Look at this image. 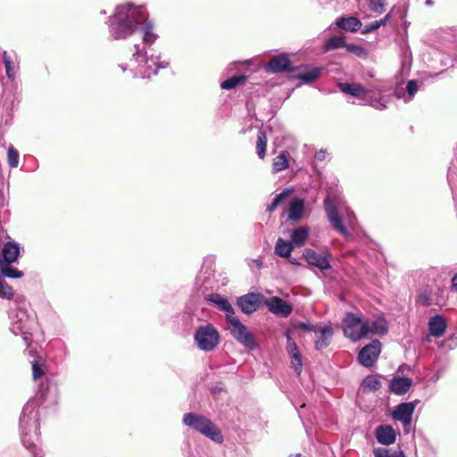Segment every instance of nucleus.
Instances as JSON below:
<instances>
[{
    "mask_svg": "<svg viewBox=\"0 0 457 457\" xmlns=\"http://www.w3.org/2000/svg\"><path fill=\"white\" fill-rule=\"evenodd\" d=\"M291 194L292 190L286 188L281 193L276 195L272 202L267 206L266 211L269 212H274L276 208L281 204V202L287 198Z\"/></svg>",
    "mask_w": 457,
    "mask_h": 457,
    "instance_id": "473e14b6",
    "label": "nucleus"
},
{
    "mask_svg": "<svg viewBox=\"0 0 457 457\" xmlns=\"http://www.w3.org/2000/svg\"><path fill=\"white\" fill-rule=\"evenodd\" d=\"M3 62L5 69V74L7 78L13 81L16 75L17 71V60L15 55H12L6 51L3 52Z\"/></svg>",
    "mask_w": 457,
    "mask_h": 457,
    "instance_id": "5701e85b",
    "label": "nucleus"
},
{
    "mask_svg": "<svg viewBox=\"0 0 457 457\" xmlns=\"http://www.w3.org/2000/svg\"><path fill=\"white\" fill-rule=\"evenodd\" d=\"M304 201L300 198H295L291 202L288 208V219L294 221L299 220L303 213Z\"/></svg>",
    "mask_w": 457,
    "mask_h": 457,
    "instance_id": "393cba45",
    "label": "nucleus"
},
{
    "mask_svg": "<svg viewBox=\"0 0 457 457\" xmlns=\"http://www.w3.org/2000/svg\"><path fill=\"white\" fill-rule=\"evenodd\" d=\"M364 388L377 391L381 387V382L377 376H367L361 383Z\"/></svg>",
    "mask_w": 457,
    "mask_h": 457,
    "instance_id": "79ce46f5",
    "label": "nucleus"
},
{
    "mask_svg": "<svg viewBox=\"0 0 457 457\" xmlns=\"http://www.w3.org/2000/svg\"><path fill=\"white\" fill-rule=\"evenodd\" d=\"M289 262L294 264V265H299V262L295 259V258H290L289 257Z\"/></svg>",
    "mask_w": 457,
    "mask_h": 457,
    "instance_id": "6e6d98bb",
    "label": "nucleus"
},
{
    "mask_svg": "<svg viewBox=\"0 0 457 457\" xmlns=\"http://www.w3.org/2000/svg\"><path fill=\"white\" fill-rule=\"evenodd\" d=\"M228 328L234 338L245 347L254 349L257 344L253 336L247 330L246 327L234 315L227 320Z\"/></svg>",
    "mask_w": 457,
    "mask_h": 457,
    "instance_id": "6e6552de",
    "label": "nucleus"
},
{
    "mask_svg": "<svg viewBox=\"0 0 457 457\" xmlns=\"http://www.w3.org/2000/svg\"><path fill=\"white\" fill-rule=\"evenodd\" d=\"M294 249V245L282 238H278L276 242L274 253L278 256L289 258Z\"/></svg>",
    "mask_w": 457,
    "mask_h": 457,
    "instance_id": "c85d7f7f",
    "label": "nucleus"
},
{
    "mask_svg": "<svg viewBox=\"0 0 457 457\" xmlns=\"http://www.w3.org/2000/svg\"><path fill=\"white\" fill-rule=\"evenodd\" d=\"M287 337V351L289 354L296 355L299 353L296 343L294 341V339L290 337L288 333H286Z\"/></svg>",
    "mask_w": 457,
    "mask_h": 457,
    "instance_id": "49530a36",
    "label": "nucleus"
},
{
    "mask_svg": "<svg viewBox=\"0 0 457 457\" xmlns=\"http://www.w3.org/2000/svg\"><path fill=\"white\" fill-rule=\"evenodd\" d=\"M419 301L422 304H424V305H429L430 304V300H429V298L427 295H420L419 296Z\"/></svg>",
    "mask_w": 457,
    "mask_h": 457,
    "instance_id": "864d4df0",
    "label": "nucleus"
},
{
    "mask_svg": "<svg viewBox=\"0 0 457 457\" xmlns=\"http://www.w3.org/2000/svg\"><path fill=\"white\" fill-rule=\"evenodd\" d=\"M20 253V246L14 242H7L0 253V263H12L17 261Z\"/></svg>",
    "mask_w": 457,
    "mask_h": 457,
    "instance_id": "6ab92c4d",
    "label": "nucleus"
},
{
    "mask_svg": "<svg viewBox=\"0 0 457 457\" xmlns=\"http://www.w3.org/2000/svg\"><path fill=\"white\" fill-rule=\"evenodd\" d=\"M294 457H304V456H303V455H302V454H300V453H297V454H295Z\"/></svg>",
    "mask_w": 457,
    "mask_h": 457,
    "instance_id": "bf43d9fd",
    "label": "nucleus"
},
{
    "mask_svg": "<svg viewBox=\"0 0 457 457\" xmlns=\"http://www.w3.org/2000/svg\"><path fill=\"white\" fill-rule=\"evenodd\" d=\"M209 300L215 303L220 310L226 312V320L235 315L234 309L228 299L222 297L220 295L213 294L209 296Z\"/></svg>",
    "mask_w": 457,
    "mask_h": 457,
    "instance_id": "b1692460",
    "label": "nucleus"
},
{
    "mask_svg": "<svg viewBox=\"0 0 457 457\" xmlns=\"http://www.w3.org/2000/svg\"><path fill=\"white\" fill-rule=\"evenodd\" d=\"M392 18L391 12H388L383 19L379 21H375L370 24H367L362 31V33H370L378 29H379L381 26H385Z\"/></svg>",
    "mask_w": 457,
    "mask_h": 457,
    "instance_id": "ea45409f",
    "label": "nucleus"
},
{
    "mask_svg": "<svg viewBox=\"0 0 457 457\" xmlns=\"http://www.w3.org/2000/svg\"><path fill=\"white\" fill-rule=\"evenodd\" d=\"M297 327L300 328L313 331V332H314V329L317 328V325L314 326V325H311V324H307V323H299L297 325Z\"/></svg>",
    "mask_w": 457,
    "mask_h": 457,
    "instance_id": "3c124183",
    "label": "nucleus"
},
{
    "mask_svg": "<svg viewBox=\"0 0 457 457\" xmlns=\"http://www.w3.org/2000/svg\"><path fill=\"white\" fill-rule=\"evenodd\" d=\"M194 340L201 351L212 352L220 342V333L212 324L199 326L194 335Z\"/></svg>",
    "mask_w": 457,
    "mask_h": 457,
    "instance_id": "0eeeda50",
    "label": "nucleus"
},
{
    "mask_svg": "<svg viewBox=\"0 0 457 457\" xmlns=\"http://www.w3.org/2000/svg\"><path fill=\"white\" fill-rule=\"evenodd\" d=\"M370 10L377 13L381 14L385 12L386 2L385 0H367Z\"/></svg>",
    "mask_w": 457,
    "mask_h": 457,
    "instance_id": "a18cd8bd",
    "label": "nucleus"
},
{
    "mask_svg": "<svg viewBox=\"0 0 457 457\" xmlns=\"http://www.w3.org/2000/svg\"><path fill=\"white\" fill-rule=\"evenodd\" d=\"M406 91H407L406 95L401 96L398 94L397 97L403 98L405 103H408L412 99V97L415 96V94L418 91V84H417L416 80L412 79V80L408 81V83L406 85Z\"/></svg>",
    "mask_w": 457,
    "mask_h": 457,
    "instance_id": "a19ab883",
    "label": "nucleus"
},
{
    "mask_svg": "<svg viewBox=\"0 0 457 457\" xmlns=\"http://www.w3.org/2000/svg\"><path fill=\"white\" fill-rule=\"evenodd\" d=\"M245 80H246V77L245 75L233 76L228 79L224 80L220 84V87L222 89L229 90V89H233L236 87L245 83Z\"/></svg>",
    "mask_w": 457,
    "mask_h": 457,
    "instance_id": "c9c22d12",
    "label": "nucleus"
},
{
    "mask_svg": "<svg viewBox=\"0 0 457 457\" xmlns=\"http://www.w3.org/2000/svg\"><path fill=\"white\" fill-rule=\"evenodd\" d=\"M309 236V228L306 226L299 227L292 231L291 243L294 246H301L304 244Z\"/></svg>",
    "mask_w": 457,
    "mask_h": 457,
    "instance_id": "cd10ccee",
    "label": "nucleus"
},
{
    "mask_svg": "<svg viewBox=\"0 0 457 457\" xmlns=\"http://www.w3.org/2000/svg\"><path fill=\"white\" fill-rule=\"evenodd\" d=\"M381 352V344L378 340H373L359 352L358 360L361 365L370 368L377 361Z\"/></svg>",
    "mask_w": 457,
    "mask_h": 457,
    "instance_id": "1a4fd4ad",
    "label": "nucleus"
},
{
    "mask_svg": "<svg viewBox=\"0 0 457 457\" xmlns=\"http://www.w3.org/2000/svg\"><path fill=\"white\" fill-rule=\"evenodd\" d=\"M290 60L285 54L273 56L266 66V71L272 73L283 72L290 70Z\"/></svg>",
    "mask_w": 457,
    "mask_h": 457,
    "instance_id": "2eb2a0df",
    "label": "nucleus"
},
{
    "mask_svg": "<svg viewBox=\"0 0 457 457\" xmlns=\"http://www.w3.org/2000/svg\"><path fill=\"white\" fill-rule=\"evenodd\" d=\"M15 303L17 306L9 311L10 329L14 335H21L26 345L29 346L31 341V331L36 325V321L34 316L29 314L25 308L23 299L20 301L16 299Z\"/></svg>",
    "mask_w": 457,
    "mask_h": 457,
    "instance_id": "20e7f679",
    "label": "nucleus"
},
{
    "mask_svg": "<svg viewBox=\"0 0 457 457\" xmlns=\"http://www.w3.org/2000/svg\"><path fill=\"white\" fill-rule=\"evenodd\" d=\"M366 104H368L377 110L382 111L388 107L389 100L387 98H386L385 96H381L378 98L371 97L370 99L366 98Z\"/></svg>",
    "mask_w": 457,
    "mask_h": 457,
    "instance_id": "58836bf2",
    "label": "nucleus"
},
{
    "mask_svg": "<svg viewBox=\"0 0 457 457\" xmlns=\"http://www.w3.org/2000/svg\"><path fill=\"white\" fill-rule=\"evenodd\" d=\"M303 256L309 264L316 266L321 270L330 268V262L327 254L319 253L312 249H306Z\"/></svg>",
    "mask_w": 457,
    "mask_h": 457,
    "instance_id": "dca6fc26",
    "label": "nucleus"
},
{
    "mask_svg": "<svg viewBox=\"0 0 457 457\" xmlns=\"http://www.w3.org/2000/svg\"><path fill=\"white\" fill-rule=\"evenodd\" d=\"M326 157H327V151H325V150H320L315 154V159L317 161L322 162L326 159Z\"/></svg>",
    "mask_w": 457,
    "mask_h": 457,
    "instance_id": "603ef678",
    "label": "nucleus"
},
{
    "mask_svg": "<svg viewBox=\"0 0 457 457\" xmlns=\"http://www.w3.org/2000/svg\"><path fill=\"white\" fill-rule=\"evenodd\" d=\"M314 333L316 336L315 348L318 350L326 348L329 345L333 335L331 327L328 325H317Z\"/></svg>",
    "mask_w": 457,
    "mask_h": 457,
    "instance_id": "f3484780",
    "label": "nucleus"
},
{
    "mask_svg": "<svg viewBox=\"0 0 457 457\" xmlns=\"http://www.w3.org/2000/svg\"><path fill=\"white\" fill-rule=\"evenodd\" d=\"M145 18V8L133 3L116 6L115 12L108 19L110 36L114 40L125 39L133 35L142 19Z\"/></svg>",
    "mask_w": 457,
    "mask_h": 457,
    "instance_id": "f03ea898",
    "label": "nucleus"
},
{
    "mask_svg": "<svg viewBox=\"0 0 457 457\" xmlns=\"http://www.w3.org/2000/svg\"><path fill=\"white\" fill-rule=\"evenodd\" d=\"M264 303L270 312L285 318L288 317L293 311L292 306L288 303L278 296L264 299Z\"/></svg>",
    "mask_w": 457,
    "mask_h": 457,
    "instance_id": "ddd939ff",
    "label": "nucleus"
},
{
    "mask_svg": "<svg viewBox=\"0 0 457 457\" xmlns=\"http://www.w3.org/2000/svg\"><path fill=\"white\" fill-rule=\"evenodd\" d=\"M264 303V297L261 294H247L240 296L237 299V305L240 307L243 312L251 314L254 312L258 306Z\"/></svg>",
    "mask_w": 457,
    "mask_h": 457,
    "instance_id": "9b49d317",
    "label": "nucleus"
},
{
    "mask_svg": "<svg viewBox=\"0 0 457 457\" xmlns=\"http://www.w3.org/2000/svg\"><path fill=\"white\" fill-rule=\"evenodd\" d=\"M288 159L285 152H281L273 160L272 170L273 172L277 173L286 170L288 167Z\"/></svg>",
    "mask_w": 457,
    "mask_h": 457,
    "instance_id": "7c9ffc66",
    "label": "nucleus"
},
{
    "mask_svg": "<svg viewBox=\"0 0 457 457\" xmlns=\"http://www.w3.org/2000/svg\"><path fill=\"white\" fill-rule=\"evenodd\" d=\"M430 337H431L430 334L428 336H427V337H426L427 342H431Z\"/></svg>",
    "mask_w": 457,
    "mask_h": 457,
    "instance_id": "13d9d810",
    "label": "nucleus"
},
{
    "mask_svg": "<svg viewBox=\"0 0 457 457\" xmlns=\"http://www.w3.org/2000/svg\"><path fill=\"white\" fill-rule=\"evenodd\" d=\"M375 457H405L401 450H393L383 447H378L373 450Z\"/></svg>",
    "mask_w": 457,
    "mask_h": 457,
    "instance_id": "72a5a7b5",
    "label": "nucleus"
},
{
    "mask_svg": "<svg viewBox=\"0 0 457 457\" xmlns=\"http://www.w3.org/2000/svg\"><path fill=\"white\" fill-rule=\"evenodd\" d=\"M429 334L435 337H442L446 330V322L441 315H436L430 318L428 321Z\"/></svg>",
    "mask_w": 457,
    "mask_h": 457,
    "instance_id": "4be33fe9",
    "label": "nucleus"
},
{
    "mask_svg": "<svg viewBox=\"0 0 457 457\" xmlns=\"http://www.w3.org/2000/svg\"><path fill=\"white\" fill-rule=\"evenodd\" d=\"M341 92L357 97L360 100L359 104H366V97L370 92L368 88L359 83H344L337 85Z\"/></svg>",
    "mask_w": 457,
    "mask_h": 457,
    "instance_id": "f8f14e48",
    "label": "nucleus"
},
{
    "mask_svg": "<svg viewBox=\"0 0 457 457\" xmlns=\"http://www.w3.org/2000/svg\"><path fill=\"white\" fill-rule=\"evenodd\" d=\"M412 385V379L405 377H396L390 381L389 388L391 392L401 395L407 393Z\"/></svg>",
    "mask_w": 457,
    "mask_h": 457,
    "instance_id": "412c9836",
    "label": "nucleus"
},
{
    "mask_svg": "<svg viewBox=\"0 0 457 457\" xmlns=\"http://www.w3.org/2000/svg\"><path fill=\"white\" fill-rule=\"evenodd\" d=\"M14 297L13 288L7 284L5 279L0 274V298L4 300H12Z\"/></svg>",
    "mask_w": 457,
    "mask_h": 457,
    "instance_id": "f704fd0d",
    "label": "nucleus"
},
{
    "mask_svg": "<svg viewBox=\"0 0 457 457\" xmlns=\"http://www.w3.org/2000/svg\"><path fill=\"white\" fill-rule=\"evenodd\" d=\"M346 221L348 223L349 226H353L354 225V221H355V216L353 214V212L350 210H346Z\"/></svg>",
    "mask_w": 457,
    "mask_h": 457,
    "instance_id": "8fccbe9b",
    "label": "nucleus"
},
{
    "mask_svg": "<svg viewBox=\"0 0 457 457\" xmlns=\"http://www.w3.org/2000/svg\"><path fill=\"white\" fill-rule=\"evenodd\" d=\"M414 410L415 404L411 402L400 403L393 411L392 418L401 421L404 427L410 426Z\"/></svg>",
    "mask_w": 457,
    "mask_h": 457,
    "instance_id": "4468645a",
    "label": "nucleus"
},
{
    "mask_svg": "<svg viewBox=\"0 0 457 457\" xmlns=\"http://www.w3.org/2000/svg\"><path fill=\"white\" fill-rule=\"evenodd\" d=\"M324 209L328 220L331 223L332 227L344 237L348 238L350 237V233L344 226L342 220L337 212V210L328 195L324 200Z\"/></svg>",
    "mask_w": 457,
    "mask_h": 457,
    "instance_id": "9d476101",
    "label": "nucleus"
},
{
    "mask_svg": "<svg viewBox=\"0 0 457 457\" xmlns=\"http://www.w3.org/2000/svg\"><path fill=\"white\" fill-rule=\"evenodd\" d=\"M336 24L345 30L355 32L361 27V22L355 17L340 18L337 21Z\"/></svg>",
    "mask_w": 457,
    "mask_h": 457,
    "instance_id": "bb28decb",
    "label": "nucleus"
},
{
    "mask_svg": "<svg viewBox=\"0 0 457 457\" xmlns=\"http://www.w3.org/2000/svg\"><path fill=\"white\" fill-rule=\"evenodd\" d=\"M345 48L349 53L353 54L358 57L366 58L368 56V52L361 46L347 44Z\"/></svg>",
    "mask_w": 457,
    "mask_h": 457,
    "instance_id": "c03bdc74",
    "label": "nucleus"
},
{
    "mask_svg": "<svg viewBox=\"0 0 457 457\" xmlns=\"http://www.w3.org/2000/svg\"><path fill=\"white\" fill-rule=\"evenodd\" d=\"M426 4H427L428 6H431V5L433 4V2H432L431 0H427V1H426Z\"/></svg>",
    "mask_w": 457,
    "mask_h": 457,
    "instance_id": "4d7b16f0",
    "label": "nucleus"
},
{
    "mask_svg": "<svg viewBox=\"0 0 457 457\" xmlns=\"http://www.w3.org/2000/svg\"><path fill=\"white\" fill-rule=\"evenodd\" d=\"M377 441L384 445H390L395 442V430L390 425H380L376 428Z\"/></svg>",
    "mask_w": 457,
    "mask_h": 457,
    "instance_id": "a211bd4d",
    "label": "nucleus"
},
{
    "mask_svg": "<svg viewBox=\"0 0 457 457\" xmlns=\"http://www.w3.org/2000/svg\"><path fill=\"white\" fill-rule=\"evenodd\" d=\"M347 44L345 41V37L341 36H334L328 38L325 43V50H334L341 47H345Z\"/></svg>",
    "mask_w": 457,
    "mask_h": 457,
    "instance_id": "4c0bfd02",
    "label": "nucleus"
},
{
    "mask_svg": "<svg viewBox=\"0 0 457 457\" xmlns=\"http://www.w3.org/2000/svg\"><path fill=\"white\" fill-rule=\"evenodd\" d=\"M19 159H20V156H19L18 151L12 145H10L8 148V152H7V160H8V164L10 165V167H12V168L18 167Z\"/></svg>",
    "mask_w": 457,
    "mask_h": 457,
    "instance_id": "37998d69",
    "label": "nucleus"
},
{
    "mask_svg": "<svg viewBox=\"0 0 457 457\" xmlns=\"http://www.w3.org/2000/svg\"><path fill=\"white\" fill-rule=\"evenodd\" d=\"M143 42L145 45L151 46L158 38V35L154 32V23L148 19V13L145 11V18L142 19Z\"/></svg>",
    "mask_w": 457,
    "mask_h": 457,
    "instance_id": "aec40b11",
    "label": "nucleus"
},
{
    "mask_svg": "<svg viewBox=\"0 0 457 457\" xmlns=\"http://www.w3.org/2000/svg\"><path fill=\"white\" fill-rule=\"evenodd\" d=\"M34 457H40L37 455V453H34Z\"/></svg>",
    "mask_w": 457,
    "mask_h": 457,
    "instance_id": "052dcab7",
    "label": "nucleus"
},
{
    "mask_svg": "<svg viewBox=\"0 0 457 457\" xmlns=\"http://www.w3.org/2000/svg\"><path fill=\"white\" fill-rule=\"evenodd\" d=\"M292 365L295 368V370L297 372V374H300L302 370V361H301V355L300 353L296 355H292Z\"/></svg>",
    "mask_w": 457,
    "mask_h": 457,
    "instance_id": "de8ad7c7",
    "label": "nucleus"
},
{
    "mask_svg": "<svg viewBox=\"0 0 457 457\" xmlns=\"http://www.w3.org/2000/svg\"><path fill=\"white\" fill-rule=\"evenodd\" d=\"M452 285L453 287H457V273L452 278Z\"/></svg>",
    "mask_w": 457,
    "mask_h": 457,
    "instance_id": "5fc2aeb1",
    "label": "nucleus"
},
{
    "mask_svg": "<svg viewBox=\"0 0 457 457\" xmlns=\"http://www.w3.org/2000/svg\"><path fill=\"white\" fill-rule=\"evenodd\" d=\"M169 64L167 61L159 62V57H148L145 46L136 44L129 62H120L118 66L123 73L129 72L133 78L150 79L159 69L167 68Z\"/></svg>",
    "mask_w": 457,
    "mask_h": 457,
    "instance_id": "7ed1b4c3",
    "label": "nucleus"
},
{
    "mask_svg": "<svg viewBox=\"0 0 457 457\" xmlns=\"http://www.w3.org/2000/svg\"><path fill=\"white\" fill-rule=\"evenodd\" d=\"M267 137L264 131L259 130L256 141V149L259 158L263 159L266 155Z\"/></svg>",
    "mask_w": 457,
    "mask_h": 457,
    "instance_id": "e433bc0d",
    "label": "nucleus"
},
{
    "mask_svg": "<svg viewBox=\"0 0 457 457\" xmlns=\"http://www.w3.org/2000/svg\"><path fill=\"white\" fill-rule=\"evenodd\" d=\"M343 330L346 337L357 342L369 336V322L358 314L347 312L343 320Z\"/></svg>",
    "mask_w": 457,
    "mask_h": 457,
    "instance_id": "423d86ee",
    "label": "nucleus"
},
{
    "mask_svg": "<svg viewBox=\"0 0 457 457\" xmlns=\"http://www.w3.org/2000/svg\"><path fill=\"white\" fill-rule=\"evenodd\" d=\"M12 263H0V274L3 278H20L24 276V273L21 270H19L11 266Z\"/></svg>",
    "mask_w": 457,
    "mask_h": 457,
    "instance_id": "c756f323",
    "label": "nucleus"
},
{
    "mask_svg": "<svg viewBox=\"0 0 457 457\" xmlns=\"http://www.w3.org/2000/svg\"><path fill=\"white\" fill-rule=\"evenodd\" d=\"M388 325L387 321L383 317H378L372 321L371 324L369 323V335H378L384 336L387 333Z\"/></svg>",
    "mask_w": 457,
    "mask_h": 457,
    "instance_id": "a878e982",
    "label": "nucleus"
},
{
    "mask_svg": "<svg viewBox=\"0 0 457 457\" xmlns=\"http://www.w3.org/2000/svg\"><path fill=\"white\" fill-rule=\"evenodd\" d=\"M57 386L46 378L40 386L36 398L29 401L23 407L21 418L20 428L22 445L29 450L35 447V438L37 437L38 430V412L36 408L39 404H54L57 401Z\"/></svg>",
    "mask_w": 457,
    "mask_h": 457,
    "instance_id": "f257e3e1",
    "label": "nucleus"
},
{
    "mask_svg": "<svg viewBox=\"0 0 457 457\" xmlns=\"http://www.w3.org/2000/svg\"><path fill=\"white\" fill-rule=\"evenodd\" d=\"M182 421L185 426L199 432L213 442L221 443L223 441L220 429L204 415L188 412L184 414Z\"/></svg>",
    "mask_w": 457,
    "mask_h": 457,
    "instance_id": "39448f33",
    "label": "nucleus"
},
{
    "mask_svg": "<svg viewBox=\"0 0 457 457\" xmlns=\"http://www.w3.org/2000/svg\"><path fill=\"white\" fill-rule=\"evenodd\" d=\"M322 69L319 67H313L303 73L298 74V79L305 83L312 82L318 79L320 75Z\"/></svg>",
    "mask_w": 457,
    "mask_h": 457,
    "instance_id": "2f4dec72",
    "label": "nucleus"
},
{
    "mask_svg": "<svg viewBox=\"0 0 457 457\" xmlns=\"http://www.w3.org/2000/svg\"><path fill=\"white\" fill-rule=\"evenodd\" d=\"M44 374V370H43V368L42 366H40L37 362H34L32 364V375H33V378L36 380L38 378L42 377Z\"/></svg>",
    "mask_w": 457,
    "mask_h": 457,
    "instance_id": "09e8293b",
    "label": "nucleus"
}]
</instances>
